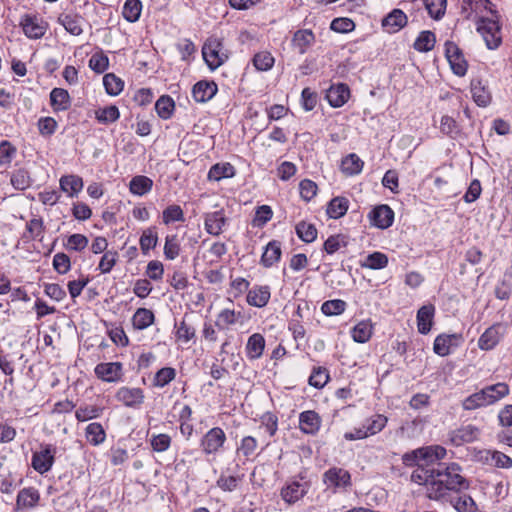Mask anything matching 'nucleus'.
I'll return each mask as SVG.
<instances>
[{
    "label": "nucleus",
    "mask_w": 512,
    "mask_h": 512,
    "mask_svg": "<svg viewBox=\"0 0 512 512\" xmlns=\"http://www.w3.org/2000/svg\"><path fill=\"white\" fill-rule=\"evenodd\" d=\"M310 486L311 483L306 475L300 473L285 483L280 490V496L285 503L292 505L308 493Z\"/></svg>",
    "instance_id": "nucleus-5"
},
{
    "label": "nucleus",
    "mask_w": 512,
    "mask_h": 512,
    "mask_svg": "<svg viewBox=\"0 0 512 512\" xmlns=\"http://www.w3.org/2000/svg\"><path fill=\"white\" fill-rule=\"evenodd\" d=\"M120 117V112L117 106L110 105L99 108L95 111V118L101 124H111L116 122Z\"/></svg>",
    "instance_id": "nucleus-44"
},
{
    "label": "nucleus",
    "mask_w": 512,
    "mask_h": 512,
    "mask_svg": "<svg viewBox=\"0 0 512 512\" xmlns=\"http://www.w3.org/2000/svg\"><path fill=\"white\" fill-rule=\"evenodd\" d=\"M373 334V326L370 320H363L351 329V337L357 343H366Z\"/></svg>",
    "instance_id": "nucleus-36"
},
{
    "label": "nucleus",
    "mask_w": 512,
    "mask_h": 512,
    "mask_svg": "<svg viewBox=\"0 0 512 512\" xmlns=\"http://www.w3.org/2000/svg\"><path fill=\"white\" fill-rule=\"evenodd\" d=\"M227 218L224 210L220 209L214 212H208L204 215V227L208 234L218 236L223 232Z\"/></svg>",
    "instance_id": "nucleus-15"
},
{
    "label": "nucleus",
    "mask_w": 512,
    "mask_h": 512,
    "mask_svg": "<svg viewBox=\"0 0 512 512\" xmlns=\"http://www.w3.org/2000/svg\"><path fill=\"white\" fill-rule=\"evenodd\" d=\"M20 26L24 34L30 39L42 38L47 30V23L37 15L25 14L22 16Z\"/></svg>",
    "instance_id": "nucleus-10"
},
{
    "label": "nucleus",
    "mask_w": 512,
    "mask_h": 512,
    "mask_svg": "<svg viewBox=\"0 0 512 512\" xmlns=\"http://www.w3.org/2000/svg\"><path fill=\"white\" fill-rule=\"evenodd\" d=\"M17 154V148L8 140L0 142V166L8 167Z\"/></svg>",
    "instance_id": "nucleus-53"
},
{
    "label": "nucleus",
    "mask_w": 512,
    "mask_h": 512,
    "mask_svg": "<svg viewBox=\"0 0 512 512\" xmlns=\"http://www.w3.org/2000/svg\"><path fill=\"white\" fill-rule=\"evenodd\" d=\"M485 398L486 396H484L482 390L477 391L462 401V407L464 410L472 411L489 406Z\"/></svg>",
    "instance_id": "nucleus-51"
},
{
    "label": "nucleus",
    "mask_w": 512,
    "mask_h": 512,
    "mask_svg": "<svg viewBox=\"0 0 512 512\" xmlns=\"http://www.w3.org/2000/svg\"><path fill=\"white\" fill-rule=\"evenodd\" d=\"M162 220L165 225L172 222H184V212L179 205H169L162 213Z\"/></svg>",
    "instance_id": "nucleus-61"
},
{
    "label": "nucleus",
    "mask_w": 512,
    "mask_h": 512,
    "mask_svg": "<svg viewBox=\"0 0 512 512\" xmlns=\"http://www.w3.org/2000/svg\"><path fill=\"white\" fill-rule=\"evenodd\" d=\"M45 231L43 219L40 217H34L26 223V235L25 237L30 240H42Z\"/></svg>",
    "instance_id": "nucleus-48"
},
{
    "label": "nucleus",
    "mask_w": 512,
    "mask_h": 512,
    "mask_svg": "<svg viewBox=\"0 0 512 512\" xmlns=\"http://www.w3.org/2000/svg\"><path fill=\"white\" fill-rule=\"evenodd\" d=\"M177 375L176 369L173 367H163L159 369L152 380V386L156 388H163L175 380Z\"/></svg>",
    "instance_id": "nucleus-41"
},
{
    "label": "nucleus",
    "mask_w": 512,
    "mask_h": 512,
    "mask_svg": "<svg viewBox=\"0 0 512 512\" xmlns=\"http://www.w3.org/2000/svg\"><path fill=\"white\" fill-rule=\"evenodd\" d=\"M94 373L102 381L115 383L122 379L123 366L120 362H103L95 366Z\"/></svg>",
    "instance_id": "nucleus-11"
},
{
    "label": "nucleus",
    "mask_w": 512,
    "mask_h": 512,
    "mask_svg": "<svg viewBox=\"0 0 512 512\" xmlns=\"http://www.w3.org/2000/svg\"><path fill=\"white\" fill-rule=\"evenodd\" d=\"M480 429L472 424L461 426L451 433V442L460 446L464 443H471L478 439Z\"/></svg>",
    "instance_id": "nucleus-20"
},
{
    "label": "nucleus",
    "mask_w": 512,
    "mask_h": 512,
    "mask_svg": "<svg viewBox=\"0 0 512 512\" xmlns=\"http://www.w3.org/2000/svg\"><path fill=\"white\" fill-rule=\"evenodd\" d=\"M440 130L450 138H457L461 132L460 126L457 121L451 116L444 115L440 121Z\"/></svg>",
    "instance_id": "nucleus-59"
},
{
    "label": "nucleus",
    "mask_w": 512,
    "mask_h": 512,
    "mask_svg": "<svg viewBox=\"0 0 512 512\" xmlns=\"http://www.w3.org/2000/svg\"><path fill=\"white\" fill-rule=\"evenodd\" d=\"M476 25L477 32L483 37L488 49L494 50L501 45V25L498 13L492 14L491 17L478 16Z\"/></svg>",
    "instance_id": "nucleus-2"
},
{
    "label": "nucleus",
    "mask_w": 512,
    "mask_h": 512,
    "mask_svg": "<svg viewBox=\"0 0 512 512\" xmlns=\"http://www.w3.org/2000/svg\"><path fill=\"white\" fill-rule=\"evenodd\" d=\"M407 15L401 9H393L382 20V27L388 33H396L407 25Z\"/></svg>",
    "instance_id": "nucleus-18"
},
{
    "label": "nucleus",
    "mask_w": 512,
    "mask_h": 512,
    "mask_svg": "<svg viewBox=\"0 0 512 512\" xmlns=\"http://www.w3.org/2000/svg\"><path fill=\"white\" fill-rule=\"evenodd\" d=\"M103 407L97 405H82L75 411V417L79 422L96 419L102 415Z\"/></svg>",
    "instance_id": "nucleus-43"
},
{
    "label": "nucleus",
    "mask_w": 512,
    "mask_h": 512,
    "mask_svg": "<svg viewBox=\"0 0 512 512\" xmlns=\"http://www.w3.org/2000/svg\"><path fill=\"white\" fill-rule=\"evenodd\" d=\"M40 492L35 487H25L21 489L16 497V508L18 510L33 509L40 502Z\"/></svg>",
    "instance_id": "nucleus-16"
},
{
    "label": "nucleus",
    "mask_w": 512,
    "mask_h": 512,
    "mask_svg": "<svg viewBox=\"0 0 512 512\" xmlns=\"http://www.w3.org/2000/svg\"><path fill=\"white\" fill-rule=\"evenodd\" d=\"M235 175V168L230 163H217L208 172V179L220 181L223 178H231Z\"/></svg>",
    "instance_id": "nucleus-40"
},
{
    "label": "nucleus",
    "mask_w": 512,
    "mask_h": 512,
    "mask_svg": "<svg viewBox=\"0 0 512 512\" xmlns=\"http://www.w3.org/2000/svg\"><path fill=\"white\" fill-rule=\"evenodd\" d=\"M57 447L50 443H41L32 451L31 467L40 475L51 471L56 460Z\"/></svg>",
    "instance_id": "nucleus-6"
},
{
    "label": "nucleus",
    "mask_w": 512,
    "mask_h": 512,
    "mask_svg": "<svg viewBox=\"0 0 512 512\" xmlns=\"http://www.w3.org/2000/svg\"><path fill=\"white\" fill-rule=\"evenodd\" d=\"M436 43L435 34L432 31L426 30L420 32L414 42V49L419 52L431 51Z\"/></svg>",
    "instance_id": "nucleus-45"
},
{
    "label": "nucleus",
    "mask_w": 512,
    "mask_h": 512,
    "mask_svg": "<svg viewBox=\"0 0 512 512\" xmlns=\"http://www.w3.org/2000/svg\"><path fill=\"white\" fill-rule=\"evenodd\" d=\"M153 187V181L143 175L135 176L129 183L130 192L134 195L142 196L151 191Z\"/></svg>",
    "instance_id": "nucleus-39"
},
{
    "label": "nucleus",
    "mask_w": 512,
    "mask_h": 512,
    "mask_svg": "<svg viewBox=\"0 0 512 512\" xmlns=\"http://www.w3.org/2000/svg\"><path fill=\"white\" fill-rule=\"evenodd\" d=\"M315 35L310 29L297 30L292 38V46L300 53L304 54L314 44Z\"/></svg>",
    "instance_id": "nucleus-26"
},
{
    "label": "nucleus",
    "mask_w": 512,
    "mask_h": 512,
    "mask_svg": "<svg viewBox=\"0 0 512 512\" xmlns=\"http://www.w3.org/2000/svg\"><path fill=\"white\" fill-rule=\"evenodd\" d=\"M175 328L176 338L180 341L187 343L195 337V328L187 323L185 318H183L179 323H176Z\"/></svg>",
    "instance_id": "nucleus-64"
},
{
    "label": "nucleus",
    "mask_w": 512,
    "mask_h": 512,
    "mask_svg": "<svg viewBox=\"0 0 512 512\" xmlns=\"http://www.w3.org/2000/svg\"><path fill=\"white\" fill-rule=\"evenodd\" d=\"M347 303L341 299L327 300L321 305V312L326 316H338L344 313Z\"/></svg>",
    "instance_id": "nucleus-52"
},
{
    "label": "nucleus",
    "mask_w": 512,
    "mask_h": 512,
    "mask_svg": "<svg viewBox=\"0 0 512 512\" xmlns=\"http://www.w3.org/2000/svg\"><path fill=\"white\" fill-rule=\"evenodd\" d=\"M226 442L225 431L221 427H212L200 438L199 447L206 457L215 458L224 452Z\"/></svg>",
    "instance_id": "nucleus-3"
},
{
    "label": "nucleus",
    "mask_w": 512,
    "mask_h": 512,
    "mask_svg": "<svg viewBox=\"0 0 512 512\" xmlns=\"http://www.w3.org/2000/svg\"><path fill=\"white\" fill-rule=\"evenodd\" d=\"M445 57L455 75L463 77L467 73L468 62L462 50L453 41L445 42Z\"/></svg>",
    "instance_id": "nucleus-9"
},
{
    "label": "nucleus",
    "mask_w": 512,
    "mask_h": 512,
    "mask_svg": "<svg viewBox=\"0 0 512 512\" xmlns=\"http://www.w3.org/2000/svg\"><path fill=\"white\" fill-rule=\"evenodd\" d=\"M158 236L155 228H148L143 231L139 243L143 254H147L151 249L157 245Z\"/></svg>",
    "instance_id": "nucleus-60"
},
{
    "label": "nucleus",
    "mask_w": 512,
    "mask_h": 512,
    "mask_svg": "<svg viewBox=\"0 0 512 512\" xmlns=\"http://www.w3.org/2000/svg\"><path fill=\"white\" fill-rule=\"evenodd\" d=\"M447 454L440 445H430L406 452L402 463L407 467H416L411 474V481L425 485L430 499L438 500L448 491L460 492L469 487V482L460 474L461 468L456 463H440Z\"/></svg>",
    "instance_id": "nucleus-1"
},
{
    "label": "nucleus",
    "mask_w": 512,
    "mask_h": 512,
    "mask_svg": "<svg viewBox=\"0 0 512 512\" xmlns=\"http://www.w3.org/2000/svg\"><path fill=\"white\" fill-rule=\"evenodd\" d=\"M501 324H494L487 328L484 333L479 337L478 346L481 350H491L500 341L501 338Z\"/></svg>",
    "instance_id": "nucleus-28"
},
{
    "label": "nucleus",
    "mask_w": 512,
    "mask_h": 512,
    "mask_svg": "<svg viewBox=\"0 0 512 512\" xmlns=\"http://www.w3.org/2000/svg\"><path fill=\"white\" fill-rule=\"evenodd\" d=\"M435 314V307L432 304L422 306L417 312V328L419 333L426 335L430 332L433 318Z\"/></svg>",
    "instance_id": "nucleus-29"
},
{
    "label": "nucleus",
    "mask_w": 512,
    "mask_h": 512,
    "mask_svg": "<svg viewBox=\"0 0 512 512\" xmlns=\"http://www.w3.org/2000/svg\"><path fill=\"white\" fill-rule=\"evenodd\" d=\"M322 481L333 493L347 492L352 486V477L348 470L333 466L322 475Z\"/></svg>",
    "instance_id": "nucleus-7"
},
{
    "label": "nucleus",
    "mask_w": 512,
    "mask_h": 512,
    "mask_svg": "<svg viewBox=\"0 0 512 512\" xmlns=\"http://www.w3.org/2000/svg\"><path fill=\"white\" fill-rule=\"evenodd\" d=\"M10 182L16 190L23 191L31 186L32 179L26 169L20 168L12 172Z\"/></svg>",
    "instance_id": "nucleus-42"
},
{
    "label": "nucleus",
    "mask_w": 512,
    "mask_h": 512,
    "mask_svg": "<svg viewBox=\"0 0 512 512\" xmlns=\"http://www.w3.org/2000/svg\"><path fill=\"white\" fill-rule=\"evenodd\" d=\"M242 318V313L240 311L236 312L231 309H223L217 315L215 325L220 330H225L229 326L236 324Z\"/></svg>",
    "instance_id": "nucleus-38"
},
{
    "label": "nucleus",
    "mask_w": 512,
    "mask_h": 512,
    "mask_svg": "<svg viewBox=\"0 0 512 512\" xmlns=\"http://www.w3.org/2000/svg\"><path fill=\"white\" fill-rule=\"evenodd\" d=\"M371 225L379 229L389 228L394 221V211L386 204L378 205L368 214Z\"/></svg>",
    "instance_id": "nucleus-13"
},
{
    "label": "nucleus",
    "mask_w": 512,
    "mask_h": 512,
    "mask_svg": "<svg viewBox=\"0 0 512 512\" xmlns=\"http://www.w3.org/2000/svg\"><path fill=\"white\" fill-rule=\"evenodd\" d=\"M388 265V257L382 252H373L369 254L361 263V267L372 270L383 269Z\"/></svg>",
    "instance_id": "nucleus-49"
},
{
    "label": "nucleus",
    "mask_w": 512,
    "mask_h": 512,
    "mask_svg": "<svg viewBox=\"0 0 512 512\" xmlns=\"http://www.w3.org/2000/svg\"><path fill=\"white\" fill-rule=\"evenodd\" d=\"M265 349V338L260 333L252 334L245 347L246 356L251 360L259 359Z\"/></svg>",
    "instance_id": "nucleus-30"
},
{
    "label": "nucleus",
    "mask_w": 512,
    "mask_h": 512,
    "mask_svg": "<svg viewBox=\"0 0 512 512\" xmlns=\"http://www.w3.org/2000/svg\"><path fill=\"white\" fill-rule=\"evenodd\" d=\"M50 102L54 111H65L71 106V99L67 90L54 88L50 92Z\"/></svg>",
    "instance_id": "nucleus-32"
},
{
    "label": "nucleus",
    "mask_w": 512,
    "mask_h": 512,
    "mask_svg": "<svg viewBox=\"0 0 512 512\" xmlns=\"http://www.w3.org/2000/svg\"><path fill=\"white\" fill-rule=\"evenodd\" d=\"M83 17L79 14L63 13L58 17V22L65 28V30L74 35L79 36L82 34Z\"/></svg>",
    "instance_id": "nucleus-27"
},
{
    "label": "nucleus",
    "mask_w": 512,
    "mask_h": 512,
    "mask_svg": "<svg viewBox=\"0 0 512 512\" xmlns=\"http://www.w3.org/2000/svg\"><path fill=\"white\" fill-rule=\"evenodd\" d=\"M481 390H482L484 396H486L485 399H486L488 405L495 404L499 400L506 397L510 392L508 384H506L504 382H499V383H496L493 385H488Z\"/></svg>",
    "instance_id": "nucleus-31"
},
{
    "label": "nucleus",
    "mask_w": 512,
    "mask_h": 512,
    "mask_svg": "<svg viewBox=\"0 0 512 512\" xmlns=\"http://www.w3.org/2000/svg\"><path fill=\"white\" fill-rule=\"evenodd\" d=\"M321 417L313 410H307L299 415V427L305 434L315 435L321 427Z\"/></svg>",
    "instance_id": "nucleus-19"
},
{
    "label": "nucleus",
    "mask_w": 512,
    "mask_h": 512,
    "mask_svg": "<svg viewBox=\"0 0 512 512\" xmlns=\"http://www.w3.org/2000/svg\"><path fill=\"white\" fill-rule=\"evenodd\" d=\"M471 93L478 106L486 107L490 104L492 96L487 84L480 78L471 81Z\"/></svg>",
    "instance_id": "nucleus-23"
},
{
    "label": "nucleus",
    "mask_w": 512,
    "mask_h": 512,
    "mask_svg": "<svg viewBox=\"0 0 512 512\" xmlns=\"http://www.w3.org/2000/svg\"><path fill=\"white\" fill-rule=\"evenodd\" d=\"M349 207V200L346 197H334L327 205L326 213L329 218L339 219L343 217Z\"/></svg>",
    "instance_id": "nucleus-33"
},
{
    "label": "nucleus",
    "mask_w": 512,
    "mask_h": 512,
    "mask_svg": "<svg viewBox=\"0 0 512 512\" xmlns=\"http://www.w3.org/2000/svg\"><path fill=\"white\" fill-rule=\"evenodd\" d=\"M329 379L330 375L326 368L314 367L308 379V383L317 389H321L328 383Z\"/></svg>",
    "instance_id": "nucleus-55"
},
{
    "label": "nucleus",
    "mask_w": 512,
    "mask_h": 512,
    "mask_svg": "<svg viewBox=\"0 0 512 512\" xmlns=\"http://www.w3.org/2000/svg\"><path fill=\"white\" fill-rule=\"evenodd\" d=\"M141 11L142 3L140 0H126L123 5L122 15L125 20L133 23L140 18Z\"/></svg>",
    "instance_id": "nucleus-47"
},
{
    "label": "nucleus",
    "mask_w": 512,
    "mask_h": 512,
    "mask_svg": "<svg viewBox=\"0 0 512 512\" xmlns=\"http://www.w3.org/2000/svg\"><path fill=\"white\" fill-rule=\"evenodd\" d=\"M217 85L213 81L201 80L192 88V96L196 102L205 103L217 93Z\"/></svg>",
    "instance_id": "nucleus-21"
},
{
    "label": "nucleus",
    "mask_w": 512,
    "mask_h": 512,
    "mask_svg": "<svg viewBox=\"0 0 512 512\" xmlns=\"http://www.w3.org/2000/svg\"><path fill=\"white\" fill-rule=\"evenodd\" d=\"M452 504L454 508L458 512H476L477 511V505L472 499V497L468 494H461L455 497L452 500Z\"/></svg>",
    "instance_id": "nucleus-58"
},
{
    "label": "nucleus",
    "mask_w": 512,
    "mask_h": 512,
    "mask_svg": "<svg viewBox=\"0 0 512 512\" xmlns=\"http://www.w3.org/2000/svg\"><path fill=\"white\" fill-rule=\"evenodd\" d=\"M59 186L62 192L66 193L68 197L74 198L82 191L84 182L82 177L69 174L63 175L59 180Z\"/></svg>",
    "instance_id": "nucleus-22"
},
{
    "label": "nucleus",
    "mask_w": 512,
    "mask_h": 512,
    "mask_svg": "<svg viewBox=\"0 0 512 512\" xmlns=\"http://www.w3.org/2000/svg\"><path fill=\"white\" fill-rule=\"evenodd\" d=\"M202 54L208 67L212 70L217 69L228 59L223 42L217 37H209L206 40L202 47Z\"/></svg>",
    "instance_id": "nucleus-8"
},
{
    "label": "nucleus",
    "mask_w": 512,
    "mask_h": 512,
    "mask_svg": "<svg viewBox=\"0 0 512 512\" xmlns=\"http://www.w3.org/2000/svg\"><path fill=\"white\" fill-rule=\"evenodd\" d=\"M363 161L354 153L346 156L341 162V170L347 175H356L362 171Z\"/></svg>",
    "instance_id": "nucleus-46"
},
{
    "label": "nucleus",
    "mask_w": 512,
    "mask_h": 512,
    "mask_svg": "<svg viewBox=\"0 0 512 512\" xmlns=\"http://www.w3.org/2000/svg\"><path fill=\"white\" fill-rule=\"evenodd\" d=\"M271 297L270 287L268 285H255L247 292L246 301L250 306L263 308Z\"/></svg>",
    "instance_id": "nucleus-17"
},
{
    "label": "nucleus",
    "mask_w": 512,
    "mask_h": 512,
    "mask_svg": "<svg viewBox=\"0 0 512 512\" xmlns=\"http://www.w3.org/2000/svg\"><path fill=\"white\" fill-rule=\"evenodd\" d=\"M348 244L347 237L342 234L332 235L324 242L323 248L327 254H334Z\"/></svg>",
    "instance_id": "nucleus-63"
},
{
    "label": "nucleus",
    "mask_w": 512,
    "mask_h": 512,
    "mask_svg": "<svg viewBox=\"0 0 512 512\" xmlns=\"http://www.w3.org/2000/svg\"><path fill=\"white\" fill-rule=\"evenodd\" d=\"M175 103L173 99L168 96H161L155 104V109L158 114V116L164 120L169 119L174 111Z\"/></svg>",
    "instance_id": "nucleus-50"
},
{
    "label": "nucleus",
    "mask_w": 512,
    "mask_h": 512,
    "mask_svg": "<svg viewBox=\"0 0 512 512\" xmlns=\"http://www.w3.org/2000/svg\"><path fill=\"white\" fill-rule=\"evenodd\" d=\"M295 229L297 236L306 243L313 242L317 237V229L311 223L301 221L296 225Z\"/></svg>",
    "instance_id": "nucleus-56"
},
{
    "label": "nucleus",
    "mask_w": 512,
    "mask_h": 512,
    "mask_svg": "<svg viewBox=\"0 0 512 512\" xmlns=\"http://www.w3.org/2000/svg\"><path fill=\"white\" fill-rule=\"evenodd\" d=\"M117 401L129 408H139L145 399L144 391L138 387H121L115 394Z\"/></svg>",
    "instance_id": "nucleus-12"
},
{
    "label": "nucleus",
    "mask_w": 512,
    "mask_h": 512,
    "mask_svg": "<svg viewBox=\"0 0 512 512\" xmlns=\"http://www.w3.org/2000/svg\"><path fill=\"white\" fill-rule=\"evenodd\" d=\"M172 443V438L168 434L160 433L153 434L150 438V446L154 452H165L167 451Z\"/></svg>",
    "instance_id": "nucleus-62"
},
{
    "label": "nucleus",
    "mask_w": 512,
    "mask_h": 512,
    "mask_svg": "<svg viewBox=\"0 0 512 512\" xmlns=\"http://www.w3.org/2000/svg\"><path fill=\"white\" fill-rule=\"evenodd\" d=\"M243 476L240 475H226L222 473L216 481V485L224 492H232L237 489Z\"/></svg>",
    "instance_id": "nucleus-54"
},
{
    "label": "nucleus",
    "mask_w": 512,
    "mask_h": 512,
    "mask_svg": "<svg viewBox=\"0 0 512 512\" xmlns=\"http://www.w3.org/2000/svg\"><path fill=\"white\" fill-rule=\"evenodd\" d=\"M350 89L348 85L339 83L332 85L326 94V98L332 107L338 108L343 106L349 99Z\"/></svg>",
    "instance_id": "nucleus-24"
},
{
    "label": "nucleus",
    "mask_w": 512,
    "mask_h": 512,
    "mask_svg": "<svg viewBox=\"0 0 512 512\" xmlns=\"http://www.w3.org/2000/svg\"><path fill=\"white\" fill-rule=\"evenodd\" d=\"M85 437L92 446H99L106 440V432L101 423L92 422L85 428Z\"/></svg>",
    "instance_id": "nucleus-34"
},
{
    "label": "nucleus",
    "mask_w": 512,
    "mask_h": 512,
    "mask_svg": "<svg viewBox=\"0 0 512 512\" xmlns=\"http://www.w3.org/2000/svg\"><path fill=\"white\" fill-rule=\"evenodd\" d=\"M388 418L383 414H374L364 420L361 427L346 432L344 438L349 441L365 439L380 433L387 425Z\"/></svg>",
    "instance_id": "nucleus-4"
},
{
    "label": "nucleus",
    "mask_w": 512,
    "mask_h": 512,
    "mask_svg": "<svg viewBox=\"0 0 512 512\" xmlns=\"http://www.w3.org/2000/svg\"><path fill=\"white\" fill-rule=\"evenodd\" d=\"M103 85L107 94L116 96L123 90L124 83L113 73H108L103 77Z\"/></svg>",
    "instance_id": "nucleus-57"
},
{
    "label": "nucleus",
    "mask_w": 512,
    "mask_h": 512,
    "mask_svg": "<svg viewBox=\"0 0 512 512\" xmlns=\"http://www.w3.org/2000/svg\"><path fill=\"white\" fill-rule=\"evenodd\" d=\"M281 257V244L278 241H270L261 257V264L264 267H271L279 261Z\"/></svg>",
    "instance_id": "nucleus-37"
},
{
    "label": "nucleus",
    "mask_w": 512,
    "mask_h": 512,
    "mask_svg": "<svg viewBox=\"0 0 512 512\" xmlns=\"http://www.w3.org/2000/svg\"><path fill=\"white\" fill-rule=\"evenodd\" d=\"M154 321L155 315L153 311L147 308H138L132 317V325L137 330L148 328Z\"/></svg>",
    "instance_id": "nucleus-35"
},
{
    "label": "nucleus",
    "mask_w": 512,
    "mask_h": 512,
    "mask_svg": "<svg viewBox=\"0 0 512 512\" xmlns=\"http://www.w3.org/2000/svg\"><path fill=\"white\" fill-rule=\"evenodd\" d=\"M484 11L491 15L497 13L489 0H463L462 12L466 13V18H471L472 13L481 16Z\"/></svg>",
    "instance_id": "nucleus-25"
},
{
    "label": "nucleus",
    "mask_w": 512,
    "mask_h": 512,
    "mask_svg": "<svg viewBox=\"0 0 512 512\" xmlns=\"http://www.w3.org/2000/svg\"><path fill=\"white\" fill-rule=\"evenodd\" d=\"M463 341L460 334H441L438 335L433 344V351L439 356H447L451 353L452 348H456Z\"/></svg>",
    "instance_id": "nucleus-14"
}]
</instances>
